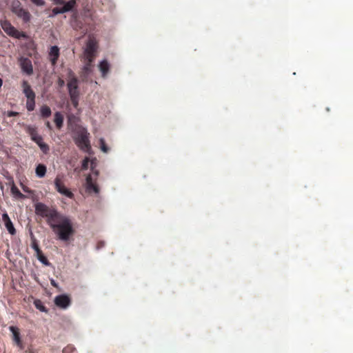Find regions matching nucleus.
Wrapping results in <instances>:
<instances>
[{
    "mask_svg": "<svg viewBox=\"0 0 353 353\" xmlns=\"http://www.w3.org/2000/svg\"><path fill=\"white\" fill-rule=\"evenodd\" d=\"M37 259L44 265H48L49 261L48 259L43 255L42 251L39 254H37Z\"/></svg>",
    "mask_w": 353,
    "mask_h": 353,
    "instance_id": "obj_30",
    "label": "nucleus"
},
{
    "mask_svg": "<svg viewBox=\"0 0 353 353\" xmlns=\"http://www.w3.org/2000/svg\"><path fill=\"white\" fill-rule=\"evenodd\" d=\"M97 53L84 50L82 59L88 62H94Z\"/></svg>",
    "mask_w": 353,
    "mask_h": 353,
    "instance_id": "obj_20",
    "label": "nucleus"
},
{
    "mask_svg": "<svg viewBox=\"0 0 353 353\" xmlns=\"http://www.w3.org/2000/svg\"><path fill=\"white\" fill-rule=\"evenodd\" d=\"M78 81V79L75 77L74 72L70 70L67 83L69 95L79 94Z\"/></svg>",
    "mask_w": 353,
    "mask_h": 353,
    "instance_id": "obj_5",
    "label": "nucleus"
},
{
    "mask_svg": "<svg viewBox=\"0 0 353 353\" xmlns=\"http://www.w3.org/2000/svg\"><path fill=\"white\" fill-rule=\"evenodd\" d=\"M34 305L37 309L41 312H47L48 310L43 305V302L40 299H35L34 301Z\"/></svg>",
    "mask_w": 353,
    "mask_h": 353,
    "instance_id": "obj_26",
    "label": "nucleus"
},
{
    "mask_svg": "<svg viewBox=\"0 0 353 353\" xmlns=\"http://www.w3.org/2000/svg\"><path fill=\"white\" fill-rule=\"evenodd\" d=\"M97 49L98 43L97 40L95 39V38L90 37L86 43V47L85 50L97 53Z\"/></svg>",
    "mask_w": 353,
    "mask_h": 353,
    "instance_id": "obj_17",
    "label": "nucleus"
},
{
    "mask_svg": "<svg viewBox=\"0 0 353 353\" xmlns=\"http://www.w3.org/2000/svg\"><path fill=\"white\" fill-rule=\"evenodd\" d=\"M72 104L74 108H77L79 105V94L70 95Z\"/></svg>",
    "mask_w": 353,
    "mask_h": 353,
    "instance_id": "obj_29",
    "label": "nucleus"
},
{
    "mask_svg": "<svg viewBox=\"0 0 353 353\" xmlns=\"http://www.w3.org/2000/svg\"><path fill=\"white\" fill-rule=\"evenodd\" d=\"M83 62L84 63V65L82 68V70L80 74V77L82 79V81H86L88 76L91 74L92 71V63L93 62H88L87 61L83 60Z\"/></svg>",
    "mask_w": 353,
    "mask_h": 353,
    "instance_id": "obj_12",
    "label": "nucleus"
},
{
    "mask_svg": "<svg viewBox=\"0 0 353 353\" xmlns=\"http://www.w3.org/2000/svg\"><path fill=\"white\" fill-rule=\"evenodd\" d=\"M77 145L83 150H88L90 148L88 134L87 132H81L74 139Z\"/></svg>",
    "mask_w": 353,
    "mask_h": 353,
    "instance_id": "obj_7",
    "label": "nucleus"
},
{
    "mask_svg": "<svg viewBox=\"0 0 353 353\" xmlns=\"http://www.w3.org/2000/svg\"><path fill=\"white\" fill-rule=\"evenodd\" d=\"M54 186L57 191L60 194L65 195L70 199H74V194L69 189L65 187L62 178L59 175H57L54 179Z\"/></svg>",
    "mask_w": 353,
    "mask_h": 353,
    "instance_id": "obj_6",
    "label": "nucleus"
},
{
    "mask_svg": "<svg viewBox=\"0 0 353 353\" xmlns=\"http://www.w3.org/2000/svg\"><path fill=\"white\" fill-rule=\"evenodd\" d=\"M99 70L101 72L102 77H105L110 70V64L107 60H103L100 62L99 65Z\"/></svg>",
    "mask_w": 353,
    "mask_h": 353,
    "instance_id": "obj_18",
    "label": "nucleus"
},
{
    "mask_svg": "<svg viewBox=\"0 0 353 353\" xmlns=\"http://www.w3.org/2000/svg\"><path fill=\"white\" fill-rule=\"evenodd\" d=\"M40 112L43 118H48L52 114L51 109L46 105H43L41 107Z\"/></svg>",
    "mask_w": 353,
    "mask_h": 353,
    "instance_id": "obj_22",
    "label": "nucleus"
},
{
    "mask_svg": "<svg viewBox=\"0 0 353 353\" xmlns=\"http://www.w3.org/2000/svg\"><path fill=\"white\" fill-rule=\"evenodd\" d=\"M47 172V168L45 165L39 163L35 169V172L39 178H43L45 176Z\"/></svg>",
    "mask_w": 353,
    "mask_h": 353,
    "instance_id": "obj_19",
    "label": "nucleus"
},
{
    "mask_svg": "<svg viewBox=\"0 0 353 353\" xmlns=\"http://www.w3.org/2000/svg\"><path fill=\"white\" fill-rule=\"evenodd\" d=\"M85 188H86V190L89 193L94 192V193L97 194L99 192V187L97 186V184L93 183L92 176L90 175H88L86 177Z\"/></svg>",
    "mask_w": 353,
    "mask_h": 353,
    "instance_id": "obj_15",
    "label": "nucleus"
},
{
    "mask_svg": "<svg viewBox=\"0 0 353 353\" xmlns=\"http://www.w3.org/2000/svg\"><path fill=\"white\" fill-rule=\"evenodd\" d=\"M99 146H100L101 150L104 153H108L110 151V148L108 147L104 139H103V138L99 139Z\"/></svg>",
    "mask_w": 353,
    "mask_h": 353,
    "instance_id": "obj_28",
    "label": "nucleus"
},
{
    "mask_svg": "<svg viewBox=\"0 0 353 353\" xmlns=\"http://www.w3.org/2000/svg\"><path fill=\"white\" fill-rule=\"evenodd\" d=\"M54 303L59 307L65 309L70 305L71 299L66 294H61L55 297Z\"/></svg>",
    "mask_w": 353,
    "mask_h": 353,
    "instance_id": "obj_9",
    "label": "nucleus"
},
{
    "mask_svg": "<svg viewBox=\"0 0 353 353\" xmlns=\"http://www.w3.org/2000/svg\"><path fill=\"white\" fill-rule=\"evenodd\" d=\"M46 127L49 129V130H52V125L50 124V123L49 121H47L46 123Z\"/></svg>",
    "mask_w": 353,
    "mask_h": 353,
    "instance_id": "obj_38",
    "label": "nucleus"
},
{
    "mask_svg": "<svg viewBox=\"0 0 353 353\" xmlns=\"http://www.w3.org/2000/svg\"><path fill=\"white\" fill-rule=\"evenodd\" d=\"M11 10L19 18L21 19L24 23H28L30 21V13L28 12V10L22 7L20 1H14L12 4Z\"/></svg>",
    "mask_w": 353,
    "mask_h": 353,
    "instance_id": "obj_3",
    "label": "nucleus"
},
{
    "mask_svg": "<svg viewBox=\"0 0 353 353\" xmlns=\"http://www.w3.org/2000/svg\"><path fill=\"white\" fill-rule=\"evenodd\" d=\"M59 54V48L57 46H54L50 48L48 55L52 65H55L57 64Z\"/></svg>",
    "mask_w": 353,
    "mask_h": 353,
    "instance_id": "obj_14",
    "label": "nucleus"
},
{
    "mask_svg": "<svg viewBox=\"0 0 353 353\" xmlns=\"http://www.w3.org/2000/svg\"><path fill=\"white\" fill-rule=\"evenodd\" d=\"M52 14L51 15H50V17H54L58 14H62V13H65V10H64V8L62 7V8H58V7H56V8H54L52 9Z\"/></svg>",
    "mask_w": 353,
    "mask_h": 353,
    "instance_id": "obj_32",
    "label": "nucleus"
},
{
    "mask_svg": "<svg viewBox=\"0 0 353 353\" xmlns=\"http://www.w3.org/2000/svg\"><path fill=\"white\" fill-rule=\"evenodd\" d=\"M55 4L62 5L64 3V0H52Z\"/></svg>",
    "mask_w": 353,
    "mask_h": 353,
    "instance_id": "obj_37",
    "label": "nucleus"
},
{
    "mask_svg": "<svg viewBox=\"0 0 353 353\" xmlns=\"http://www.w3.org/2000/svg\"><path fill=\"white\" fill-rule=\"evenodd\" d=\"M2 221L5 225V227L6 228L7 230L8 231V232L12 235L15 234L16 230H15V228L12 224V222L10 220L8 214L6 212H5L2 214Z\"/></svg>",
    "mask_w": 353,
    "mask_h": 353,
    "instance_id": "obj_13",
    "label": "nucleus"
},
{
    "mask_svg": "<svg viewBox=\"0 0 353 353\" xmlns=\"http://www.w3.org/2000/svg\"><path fill=\"white\" fill-rule=\"evenodd\" d=\"M35 212L37 215L46 218L48 225L57 219L60 214L56 210L50 208L43 203H37L35 205Z\"/></svg>",
    "mask_w": 353,
    "mask_h": 353,
    "instance_id": "obj_2",
    "label": "nucleus"
},
{
    "mask_svg": "<svg viewBox=\"0 0 353 353\" xmlns=\"http://www.w3.org/2000/svg\"><path fill=\"white\" fill-rule=\"evenodd\" d=\"M86 164V160L85 161V163L83 164V166H85Z\"/></svg>",
    "mask_w": 353,
    "mask_h": 353,
    "instance_id": "obj_39",
    "label": "nucleus"
},
{
    "mask_svg": "<svg viewBox=\"0 0 353 353\" xmlns=\"http://www.w3.org/2000/svg\"><path fill=\"white\" fill-rule=\"evenodd\" d=\"M19 63L23 72L29 76L33 74V66L30 59L21 57L19 59Z\"/></svg>",
    "mask_w": 353,
    "mask_h": 353,
    "instance_id": "obj_8",
    "label": "nucleus"
},
{
    "mask_svg": "<svg viewBox=\"0 0 353 353\" xmlns=\"http://www.w3.org/2000/svg\"><path fill=\"white\" fill-rule=\"evenodd\" d=\"M49 225L57 238L62 241H68L75 233L72 221L66 216L59 214Z\"/></svg>",
    "mask_w": 353,
    "mask_h": 353,
    "instance_id": "obj_1",
    "label": "nucleus"
},
{
    "mask_svg": "<svg viewBox=\"0 0 353 353\" xmlns=\"http://www.w3.org/2000/svg\"><path fill=\"white\" fill-rule=\"evenodd\" d=\"M10 331L12 333V340L16 344V345L20 349L23 350L24 349V345L22 342L20 336V332L18 327L14 326H10L9 327Z\"/></svg>",
    "mask_w": 353,
    "mask_h": 353,
    "instance_id": "obj_11",
    "label": "nucleus"
},
{
    "mask_svg": "<svg viewBox=\"0 0 353 353\" xmlns=\"http://www.w3.org/2000/svg\"><path fill=\"white\" fill-rule=\"evenodd\" d=\"M62 353H76V348L72 345H68L63 348Z\"/></svg>",
    "mask_w": 353,
    "mask_h": 353,
    "instance_id": "obj_31",
    "label": "nucleus"
},
{
    "mask_svg": "<svg viewBox=\"0 0 353 353\" xmlns=\"http://www.w3.org/2000/svg\"><path fill=\"white\" fill-rule=\"evenodd\" d=\"M36 143L39 145V148L44 154H46L49 152L50 147L47 143L43 141V139H41L40 141H38Z\"/></svg>",
    "mask_w": 353,
    "mask_h": 353,
    "instance_id": "obj_25",
    "label": "nucleus"
},
{
    "mask_svg": "<svg viewBox=\"0 0 353 353\" xmlns=\"http://www.w3.org/2000/svg\"><path fill=\"white\" fill-rule=\"evenodd\" d=\"M31 2L39 7L43 6L46 4V2L44 0H30Z\"/></svg>",
    "mask_w": 353,
    "mask_h": 353,
    "instance_id": "obj_33",
    "label": "nucleus"
},
{
    "mask_svg": "<svg viewBox=\"0 0 353 353\" xmlns=\"http://www.w3.org/2000/svg\"><path fill=\"white\" fill-rule=\"evenodd\" d=\"M57 83L60 88H62L65 85V81L61 78H59Z\"/></svg>",
    "mask_w": 353,
    "mask_h": 353,
    "instance_id": "obj_36",
    "label": "nucleus"
},
{
    "mask_svg": "<svg viewBox=\"0 0 353 353\" xmlns=\"http://www.w3.org/2000/svg\"><path fill=\"white\" fill-rule=\"evenodd\" d=\"M23 92L28 99L35 98V93L31 88L27 81H23L22 82Z\"/></svg>",
    "mask_w": 353,
    "mask_h": 353,
    "instance_id": "obj_16",
    "label": "nucleus"
},
{
    "mask_svg": "<svg viewBox=\"0 0 353 353\" xmlns=\"http://www.w3.org/2000/svg\"><path fill=\"white\" fill-rule=\"evenodd\" d=\"M77 1L76 0H70L68 2H65L63 4V8H64L65 12H69L72 10L76 6Z\"/></svg>",
    "mask_w": 353,
    "mask_h": 353,
    "instance_id": "obj_23",
    "label": "nucleus"
},
{
    "mask_svg": "<svg viewBox=\"0 0 353 353\" xmlns=\"http://www.w3.org/2000/svg\"><path fill=\"white\" fill-rule=\"evenodd\" d=\"M2 29L9 36L16 39L26 38L27 35L23 32L17 30L8 21L3 20L0 21Z\"/></svg>",
    "mask_w": 353,
    "mask_h": 353,
    "instance_id": "obj_4",
    "label": "nucleus"
},
{
    "mask_svg": "<svg viewBox=\"0 0 353 353\" xmlns=\"http://www.w3.org/2000/svg\"><path fill=\"white\" fill-rule=\"evenodd\" d=\"M11 192L12 194L17 199H24L26 197V196L22 194L20 190L18 189V188L13 185L12 187H11Z\"/></svg>",
    "mask_w": 353,
    "mask_h": 353,
    "instance_id": "obj_24",
    "label": "nucleus"
},
{
    "mask_svg": "<svg viewBox=\"0 0 353 353\" xmlns=\"http://www.w3.org/2000/svg\"><path fill=\"white\" fill-rule=\"evenodd\" d=\"M24 129L26 133L30 135L31 140L34 142L37 143L40 141L41 139H43V137L39 134L37 127L30 125H25Z\"/></svg>",
    "mask_w": 353,
    "mask_h": 353,
    "instance_id": "obj_10",
    "label": "nucleus"
},
{
    "mask_svg": "<svg viewBox=\"0 0 353 353\" xmlns=\"http://www.w3.org/2000/svg\"><path fill=\"white\" fill-rule=\"evenodd\" d=\"M35 108V98L28 99L26 101V108L28 111L31 112Z\"/></svg>",
    "mask_w": 353,
    "mask_h": 353,
    "instance_id": "obj_27",
    "label": "nucleus"
},
{
    "mask_svg": "<svg viewBox=\"0 0 353 353\" xmlns=\"http://www.w3.org/2000/svg\"><path fill=\"white\" fill-rule=\"evenodd\" d=\"M52 284L53 285H54V281H52Z\"/></svg>",
    "mask_w": 353,
    "mask_h": 353,
    "instance_id": "obj_40",
    "label": "nucleus"
},
{
    "mask_svg": "<svg viewBox=\"0 0 353 353\" xmlns=\"http://www.w3.org/2000/svg\"><path fill=\"white\" fill-rule=\"evenodd\" d=\"M17 115H19V112H17L8 111L7 112V116L8 117H15V116H17Z\"/></svg>",
    "mask_w": 353,
    "mask_h": 353,
    "instance_id": "obj_35",
    "label": "nucleus"
},
{
    "mask_svg": "<svg viewBox=\"0 0 353 353\" xmlns=\"http://www.w3.org/2000/svg\"><path fill=\"white\" fill-rule=\"evenodd\" d=\"M32 248L35 250L37 254H39L41 252V249L39 248L37 243H34L32 245Z\"/></svg>",
    "mask_w": 353,
    "mask_h": 353,
    "instance_id": "obj_34",
    "label": "nucleus"
},
{
    "mask_svg": "<svg viewBox=\"0 0 353 353\" xmlns=\"http://www.w3.org/2000/svg\"><path fill=\"white\" fill-rule=\"evenodd\" d=\"M54 121L56 126L58 129H60L62 128L63 123V116L61 114V112H57L54 114Z\"/></svg>",
    "mask_w": 353,
    "mask_h": 353,
    "instance_id": "obj_21",
    "label": "nucleus"
}]
</instances>
